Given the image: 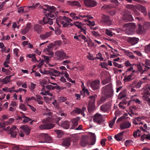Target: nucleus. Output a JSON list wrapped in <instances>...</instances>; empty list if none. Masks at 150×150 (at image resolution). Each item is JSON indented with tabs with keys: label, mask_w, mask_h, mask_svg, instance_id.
I'll use <instances>...</instances> for the list:
<instances>
[{
	"label": "nucleus",
	"mask_w": 150,
	"mask_h": 150,
	"mask_svg": "<svg viewBox=\"0 0 150 150\" xmlns=\"http://www.w3.org/2000/svg\"><path fill=\"white\" fill-rule=\"evenodd\" d=\"M97 97L96 95L90 96L89 98L90 99L88 106V111L89 112H92L95 109V98Z\"/></svg>",
	"instance_id": "7ed1b4c3"
},
{
	"label": "nucleus",
	"mask_w": 150,
	"mask_h": 150,
	"mask_svg": "<svg viewBox=\"0 0 150 150\" xmlns=\"http://www.w3.org/2000/svg\"><path fill=\"white\" fill-rule=\"evenodd\" d=\"M143 26L146 30L150 28V23L147 22H145L144 23Z\"/></svg>",
	"instance_id": "a19ab883"
},
{
	"label": "nucleus",
	"mask_w": 150,
	"mask_h": 150,
	"mask_svg": "<svg viewBox=\"0 0 150 150\" xmlns=\"http://www.w3.org/2000/svg\"><path fill=\"white\" fill-rule=\"evenodd\" d=\"M40 139L44 141H40L39 142H50L52 141L51 137L47 133H42L41 134Z\"/></svg>",
	"instance_id": "0eeeda50"
},
{
	"label": "nucleus",
	"mask_w": 150,
	"mask_h": 150,
	"mask_svg": "<svg viewBox=\"0 0 150 150\" xmlns=\"http://www.w3.org/2000/svg\"><path fill=\"white\" fill-rule=\"evenodd\" d=\"M122 77L123 76H119L118 77V79H117V76H116V78L117 79V82L118 83H121V80H122Z\"/></svg>",
	"instance_id": "6e6d98bb"
},
{
	"label": "nucleus",
	"mask_w": 150,
	"mask_h": 150,
	"mask_svg": "<svg viewBox=\"0 0 150 150\" xmlns=\"http://www.w3.org/2000/svg\"><path fill=\"white\" fill-rule=\"evenodd\" d=\"M88 23L89 24H87V25L90 26H93L95 25V22L94 21L91 22L90 21H88Z\"/></svg>",
	"instance_id": "4d7b16f0"
},
{
	"label": "nucleus",
	"mask_w": 150,
	"mask_h": 150,
	"mask_svg": "<svg viewBox=\"0 0 150 150\" xmlns=\"http://www.w3.org/2000/svg\"><path fill=\"white\" fill-rule=\"evenodd\" d=\"M83 90L84 92L85 95H89V93L88 92V89H86L85 88H83Z\"/></svg>",
	"instance_id": "052dcab7"
},
{
	"label": "nucleus",
	"mask_w": 150,
	"mask_h": 150,
	"mask_svg": "<svg viewBox=\"0 0 150 150\" xmlns=\"http://www.w3.org/2000/svg\"><path fill=\"white\" fill-rule=\"evenodd\" d=\"M137 8L140 11L143 13L145 16H146L147 15V13L146 12V9L144 6L141 5H139L137 6Z\"/></svg>",
	"instance_id": "412c9836"
},
{
	"label": "nucleus",
	"mask_w": 150,
	"mask_h": 150,
	"mask_svg": "<svg viewBox=\"0 0 150 150\" xmlns=\"http://www.w3.org/2000/svg\"><path fill=\"white\" fill-rule=\"evenodd\" d=\"M88 139V138L85 137H83L80 142V145L83 147H85L89 144Z\"/></svg>",
	"instance_id": "2eb2a0df"
},
{
	"label": "nucleus",
	"mask_w": 150,
	"mask_h": 150,
	"mask_svg": "<svg viewBox=\"0 0 150 150\" xmlns=\"http://www.w3.org/2000/svg\"><path fill=\"white\" fill-rule=\"evenodd\" d=\"M22 128L23 132L26 135H28L30 134L31 129L28 126H23L22 127Z\"/></svg>",
	"instance_id": "393cba45"
},
{
	"label": "nucleus",
	"mask_w": 150,
	"mask_h": 150,
	"mask_svg": "<svg viewBox=\"0 0 150 150\" xmlns=\"http://www.w3.org/2000/svg\"><path fill=\"white\" fill-rule=\"evenodd\" d=\"M110 76H102L101 77V83L102 85H105L110 82L111 81Z\"/></svg>",
	"instance_id": "1a4fd4ad"
},
{
	"label": "nucleus",
	"mask_w": 150,
	"mask_h": 150,
	"mask_svg": "<svg viewBox=\"0 0 150 150\" xmlns=\"http://www.w3.org/2000/svg\"><path fill=\"white\" fill-rule=\"evenodd\" d=\"M54 18H50L48 17H44L42 19V21L44 22L43 25L48 23L50 25H52L53 23L52 20Z\"/></svg>",
	"instance_id": "f3484780"
},
{
	"label": "nucleus",
	"mask_w": 150,
	"mask_h": 150,
	"mask_svg": "<svg viewBox=\"0 0 150 150\" xmlns=\"http://www.w3.org/2000/svg\"><path fill=\"white\" fill-rule=\"evenodd\" d=\"M106 100V99L105 97H102L100 100L98 101V103L100 105L103 103Z\"/></svg>",
	"instance_id": "49530a36"
},
{
	"label": "nucleus",
	"mask_w": 150,
	"mask_h": 150,
	"mask_svg": "<svg viewBox=\"0 0 150 150\" xmlns=\"http://www.w3.org/2000/svg\"><path fill=\"white\" fill-rule=\"evenodd\" d=\"M133 143L132 140H126L125 142V144L126 146L130 145Z\"/></svg>",
	"instance_id": "37998d69"
},
{
	"label": "nucleus",
	"mask_w": 150,
	"mask_h": 150,
	"mask_svg": "<svg viewBox=\"0 0 150 150\" xmlns=\"http://www.w3.org/2000/svg\"><path fill=\"white\" fill-rule=\"evenodd\" d=\"M99 80H96L92 82H89V85L93 90H97L99 88L100 84Z\"/></svg>",
	"instance_id": "6e6552de"
},
{
	"label": "nucleus",
	"mask_w": 150,
	"mask_h": 150,
	"mask_svg": "<svg viewBox=\"0 0 150 150\" xmlns=\"http://www.w3.org/2000/svg\"><path fill=\"white\" fill-rule=\"evenodd\" d=\"M19 108L24 111H26L27 110V108L23 104H21L19 105Z\"/></svg>",
	"instance_id": "8fccbe9b"
},
{
	"label": "nucleus",
	"mask_w": 150,
	"mask_h": 150,
	"mask_svg": "<svg viewBox=\"0 0 150 150\" xmlns=\"http://www.w3.org/2000/svg\"><path fill=\"white\" fill-rule=\"evenodd\" d=\"M31 120V119L27 117H26L24 118L23 122L24 123H26Z\"/></svg>",
	"instance_id": "680f3d73"
},
{
	"label": "nucleus",
	"mask_w": 150,
	"mask_h": 150,
	"mask_svg": "<svg viewBox=\"0 0 150 150\" xmlns=\"http://www.w3.org/2000/svg\"><path fill=\"white\" fill-rule=\"evenodd\" d=\"M71 124V122L68 121H64L61 123V125L64 128L67 129L69 128Z\"/></svg>",
	"instance_id": "cd10ccee"
},
{
	"label": "nucleus",
	"mask_w": 150,
	"mask_h": 150,
	"mask_svg": "<svg viewBox=\"0 0 150 150\" xmlns=\"http://www.w3.org/2000/svg\"><path fill=\"white\" fill-rule=\"evenodd\" d=\"M67 3H69V5L71 6H76L78 7L81 6V5L79 2L77 1H67Z\"/></svg>",
	"instance_id": "7c9ffc66"
},
{
	"label": "nucleus",
	"mask_w": 150,
	"mask_h": 150,
	"mask_svg": "<svg viewBox=\"0 0 150 150\" xmlns=\"http://www.w3.org/2000/svg\"><path fill=\"white\" fill-rule=\"evenodd\" d=\"M54 73H55L57 74H61L62 75L64 74V75H69V74H67V72L66 71H65L64 72H60L58 71L54 70Z\"/></svg>",
	"instance_id": "603ef678"
},
{
	"label": "nucleus",
	"mask_w": 150,
	"mask_h": 150,
	"mask_svg": "<svg viewBox=\"0 0 150 150\" xmlns=\"http://www.w3.org/2000/svg\"><path fill=\"white\" fill-rule=\"evenodd\" d=\"M139 40V38L136 37H129L127 40L128 42L132 45L137 44Z\"/></svg>",
	"instance_id": "a211bd4d"
},
{
	"label": "nucleus",
	"mask_w": 150,
	"mask_h": 150,
	"mask_svg": "<svg viewBox=\"0 0 150 150\" xmlns=\"http://www.w3.org/2000/svg\"><path fill=\"white\" fill-rule=\"evenodd\" d=\"M124 25L127 27H131V28H129V29L126 30V32H128V31L130 30L131 28L133 29H134L136 27V25L134 23H133L125 24Z\"/></svg>",
	"instance_id": "72a5a7b5"
},
{
	"label": "nucleus",
	"mask_w": 150,
	"mask_h": 150,
	"mask_svg": "<svg viewBox=\"0 0 150 150\" xmlns=\"http://www.w3.org/2000/svg\"><path fill=\"white\" fill-rule=\"evenodd\" d=\"M138 29L136 30L137 33L140 34H144L146 30L144 28L143 25L142 26L140 24H138Z\"/></svg>",
	"instance_id": "dca6fc26"
},
{
	"label": "nucleus",
	"mask_w": 150,
	"mask_h": 150,
	"mask_svg": "<svg viewBox=\"0 0 150 150\" xmlns=\"http://www.w3.org/2000/svg\"><path fill=\"white\" fill-rule=\"evenodd\" d=\"M55 54L57 57L61 59H64L66 56V54L61 51H57Z\"/></svg>",
	"instance_id": "5701e85b"
},
{
	"label": "nucleus",
	"mask_w": 150,
	"mask_h": 150,
	"mask_svg": "<svg viewBox=\"0 0 150 150\" xmlns=\"http://www.w3.org/2000/svg\"><path fill=\"white\" fill-rule=\"evenodd\" d=\"M54 12L51 11L50 12L48 13L45 12L44 13L46 16L45 17H50L51 18H53L55 16V15L54 13Z\"/></svg>",
	"instance_id": "f704fd0d"
},
{
	"label": "nucleus",
	"mask_w": 150,
	"mask_h": 150,
	"mask_svg": "<svg viewBox=\"0 0 150 150\" xmlns=\"http://www.w3.org/2000/svg\"><path fill=\"white\" fill-rule=\"evenodd\" d=\"M54 43L55 44V45H60L62 44V42L60 40L55 41L54 42Z\"/></svg>",
	"instance_id": "338daca9"
},
{
	"label": "nucleus",
	"mask_w": 150,
	"mask_h": 150,
	"mask_svg": "<svg viewBox=\"0 0 150 150\" xmlns=\"http://www.w3.org/2000/svg\"><path fill=\"white\" fill-rule=\"evenodd\" d=\"M34 31H36L38 34L40 33L42 29L41 26L38 24L34 25Z\"/></svg>",
	"instance_id": "473e14b6"
},
{
	"label": "nucleus",
	"mask_w": 150,
	"mask_h": 150,
	"mask_svg": "<svg viewBox=\"0 0 150 150\" xmlns=\"http://www.w3.org/2000/svg\"><path fill=\"white\" fill-rule=\"evenodd\" d=\"M44 6H46L47 8H48L49 10L48 11H49V12L51 11L55 12V11L57 10L56 8L53 6H50L48 5H45Z\"/></svg>",
	"instance_id": "c9c22d12"
},
{
	"label": "nucleus",
	"mask_w": 150,
	"mask_h": 150,
	"mask_svg": "<svg viewBox=\"0 0 150 150\" xmlns=\"http://www.w3.org/2000/svg\"><path fill=\"white\" fill-rule=\"evenodd\" d=\"M107 140V139H103L100 142V144L102 146H105V142Z\"/></svg>",
	"instance_id": "0e129e2a"
},
{
	"label": "nucleus",
	"mask_w": 150,
	"mask_h": 150,
	"mask_svg": "<svg viewBox=\"0 0 150 150\" xmlns=\"http://www.w3.org/2000/svg\"><path fill=\"white\" fill-rule=\"evenodd\" d=\"M102 92L107 97H111L113 95V90L111 83L103 87L102 88Z\"/></svg>",
	"instance_id": "f257e3e1"
},
{
	"label": "nucleus",
	"mask_w": 150,
	"mask_h": 150,
	"mask_svg": "<svg viewBox=\"0 0 150 150\" xmlns=\"http://www.w3.org/2000/svg\"><path fill=\"white\" fill-rule=\"evenodd\" d=\"M71 139L69 137L64 138L62 142V145L64 146L69 147L71 144Z\"/></svg>",
	"instance_id": "6ab92c4d"
},
{
	"label": "nucleus",
	"mask_w": 150,
	"mask_h": 150,
	"mask_svg": "<svg viewBox=\"0 0 150 150\" xmlns=\"http://www.w3.org/2000/svg\"><path fill=\"white\" fill-rule=\"evenodd\" d=\"M54 31L55 33L57 35H60L61 33V30L58 28L56 29Z\"/></svg>",
	"instance_id": "bf43d9fd"
},
{
	"label": "nucleus",
	"mask_w": 150,
	"mask_h": 150,
	"mask_svg": "<svg viewBox=\"0 0 150 150\" xmlns=\"http://www.w3.org/2000/svg\"><path fill=\"white\" fill-rule=\"evenodd\" d=\"M54 126V124L48 123L45 124L40 125L39 128L41 130L48 129L53 128Z\"/></svg>",
	"instance_id": "9b49d317"
},
{
	"label": "nucleus",
	"mask_w": 150,
	"mask_h": 150,
	"mask_svg": "<svg viewBox=\"0 0 150 150\" xmlns=\"http://www.w3.org/2000/svg\"><path fill=\"white\" fill-rule=\"evenodd\" d=\"M74 24L76 27H77L78 28H81V26L82 25H83V24L82 23L79 22V21H76L75 22H74Z\"/></svg>",
	"instance_id": "79ce46f5"
},
{
	"label": "nucleus",
	"mask_w": 150,
	"mask_h": 150,
	"mask_svg": "<svg viewBox=\"0 0 150 150\" xmlns=\"http://www.w3.org/2000/svg\"><path fill=\"white\" fill-rule=\"evenodd\" d=\"M36 100H35L40 105H42L44 103L43 98L39 95H37L36 96Z\"/></svg>",
	"instance_id": "a878e982"
},
{
	"label": "nucleus",
	"mask_w": 150,
	"mask_h": 150,
	"mask_svg": "<svg viewBox=\"0 0 150 150\" xmlns=\"http://www.w3.org/2000/svg\"><path fill=\"white\" fill-rule=\"evenodd\" d=\"M133 96L132 98H131L132 101H134L135 102L141 105L142 104V102H141L138 98H135L134 99L133 97L134 96Z\"/></svg>",
	"instance_id": "c03bdc74"
},
{
	"label": "nucleus",
	"mask_w": 150,
	"mask_h": 150,
	"mask_svg": "<svg viewBox=\"0 0 150 150\" xmlns=\"http://www.w3.org/2000/svg\"><path fill=\"white\" fill-rule=\"evenodd\" d=\"M52 31H50V32H47L44 34L40 35V37L42 39L44 40L50 36L52 35Z\"/></svg>",
	"instance_id": "2f4dec72"
},
{
	"label": "nucleus",
	"mask_w": 150,
	"mask_h": 150,
	"mask_svg": "<svg viewBox=\"0 0 150 150\" xmlns=\"http://www.w3.org/2000/svg\"><path fill=\"white\" fill-rule=\"evenodd\" d=\"M134 76H124L123 81L125 82H129L133 80L134 78Z\"/></svg>",
	"instance_id": "c756f323"
},
{
	"label": "nucleus",
	"mask_w": 150,
	"mask_h": 150,
	"mask_svg": "<svg viewBox=\"0 0 150 150\" xmlns=\"http://www.w3.org/2000/svg\"><path fill=\"white\" fill-rule=\"evenodd\" d=\"M13 150H20L21 149L17 145H14L12 147Z\"/></svg>",
	"instance_id": "e2e57ef3"
},
{
	"label": "nucleus",
	"mask_w": 150,
	"mask_h": 150,
	"mask_svg": "<svg viewBox=\"0 0 150 150\" xmlns=\"http://www.w3.org/2000/svg\"><path fill=\"white\" fill-rule=\"evenodd\" d=\"M86 110V108L83 107L82 109H80L76 108L71 113H75L78 114H80L81 113L83 117H85V114H84V112Z\"/></svg>",
	"instance_id": "4468645a"
},
{
	"label": "nucleus",
	"mask_w": 150,
	"mask_h": 150,
	"mask_svg": "<svg viewBox=\"0 0 150 150\" xmlns=\"http://www.w3.org/2000/svg\"><path fill=\"white\" fill-rule=\"evenodd\" d=\"M12 76H9L8 77H7L3 79L2 80V83L3 84H7L10 81V78Z\"/></svg>",
	"instance_id": "e433bc0d"
},
{
	"label": "nucleus",
	"mask_w": 150,
	"mask_h": 150,
	"mask_svg": "<svg viewBox=\"0 0 150 150\" xmlns=\"http://www.w3.org/2000/svg\"><path fill=\"white\" fill-rule=\"evenodd\" d=\"M11 137H15L17 135V131L16 129V127L11 128L10 129V133Z\"/></svg>",
	"instance_id": "bb28decb"
},
{
	"label": "nucleus",
	"mask_w": 150,
	"mask_h": 150,
	"mask_svg": "<svg viewBox=\"0 0 150 150\" xmlns=\"http://www.w3.org/2000/svg\"><path fill=\"white\" fill-rule=\"evenodd\" d=\"M91 141V142L90 143V145H93L95 144L96 141V137L94 134H93L92 136Z\"/></svg>",
	"instance_id": "ea45409f"
},
{
	"label": "nucleus",
	"mask_w": 150,
	"mask_h": 150,
	"mask_svg": "<svg viewBox=\"0 0 150 150\" xmlns=\"http://www.w3.org/2000/svg\"><path fill=\"white\" fill-rule=\"evenodd\" d=\"M111 104L110 102H106L100 107V110L104 112H107L110 110L111 107Z\"/></svg>",
	"instance_id": "f8f14e48"
},
{
	"label": "nucleus",
	"mask_w": 150,
	"mask_h": 150,
	"mask_svg": "<svg viewBox=\"0 0 150 150\" xmlns=\"http://www.w3.org/2000/svg\"><path fill=\"white\" fill-rule=\"evenodd\" d=\"M46 88L48 90H52L53 89V86L51 85H48L46 86L45 88Z\"/></svg>",
	"instance_id": "13d9d810"
},
{
	"label": "nucleus",
	"mask_w": 150,
	"mask_h": 150,
	"mask_svg": "<svg viewBox=\"0 0 150 150\" xmlns=\"http://www.w3.org/2000/svg\"><path fill=\"white\" fill-rule=\"evenodd\" d=\"M145 52L147 53H149L150 52V44L145 47Z\"/></svg>",
	"instance_id": "de8ad7c7"
},
{
	"label": "nucleus",
	"mask_w": 150,
	"mask_h": 150,
	"mask_svg": "<svg viewBox=\"0 0 150 150\" xmlns=\"http://www.w3.org/2000/svg\"><path fill=\"white\" fill-rule=\"evenodd\" d=\"M24 9L23 8V7H19L18 8V13H21V12H24Z\"/></svg>",
	"instance_id": "774afa93"
},
{
	"label": "nucleus",
	"mask_w": 150,
	"mask_h": 150,
	"mask_svg": "<svg viewBox=\"0 0 150 150\" xmlns=\"http://www.w3.org/2000/svg\"><path fill=\"white\" fill-rule=\"evenodd\" d=\"M144 127L142 126H140L139 127L140 130H142L144 132H147L146 130H148V128L147 127V125L146 124L144 125Z\"/></svg>",
	"instance_id": "a18cd8bd"
},
{
	"label": "nucleus",
	"mask_w": 150,
	"mask_h": 150,
	"mask_svg": "<svg viewBox=\"0 0 150 150\" xmlns=\"http://www.w3.org/2000/svg\"><path fill=\"white\" fill-rule=\"evenodd\" d=\"M85 5L89 7H93L96 6L97 3L92 0H83Z\"/></svg>",
	"instance_id": "9d476101"
},
{
	"label": "nucleus",
	"mask_w": 150,
	"mask_h": 150,
	"mask_svg": "<svg viewBox=\"0 0 150 150\" xmlns=\"http://www.w3.org/2000/svg\"><path fill=\"white\" fill-rule=\"evenodd\" d=\"M50 82V80L49 79H44L40 81V85L43 86V88L42 89V91H44L45 89V87L46 86L44 85H46Z\"/></svg>",
	"instance_id": "aec40b11"
},
{
	"label": "nucleus",
	"mask_w": 150,
	"mask_h": 150,
	"mask_svg": "<svg viewBox=\"0 0 150 150\" xmlns=\"http://www.w3.org/2000/svg\"><path fill=\"white\" fill-rule=\"evenodd\" d=\"M131 126V124L130 123L127 121H125L122 122L120 125V129H121L129 128Z\"/></svg>",
	"instance_id": "ddd939ff"
},
{
	"label": "nucleus",
	"mask_w": 150,
	"mask_h": 150,
	"mask_svg": "<svg viewBox=\"0 0 150 150\" xmlns=\"http://www.w3.org/2000/svg\"><path fill=\"white\" fill-rule=\"evenodd\" d=\"M125 132V131H123L115 135L114 136L115 138L117 141H121L122 139L123 134Z\"/></svg>",
	"instance_id": "4be33fe9"
},
{
	"label": "nucleus",
	"mask_w": 150,
	"mask_h": 150,
	"mask_svg": "<svg viewBox=\"0 0 150 150\" xmlns=\"http://www.w3.org/2000/svg\"><path fill=\"white\" fill-rule=\"evenodd\" d=\"M79 120L77 118L72 119L71 120V129H74L75 130H81L82 129V126L80 125L79 126L76 127L78 125V122Z\"/></svg>",
	"instance_id": "20e7f679"
},
{
	"label": "nucleus",
	"mask_w": 150,
	"mask_h": 150,
	"mask_svg": "<svg viewBox=\"0 0 150 150\" xmlns=\"http://www.w3.org/2000/svg\"><path fill=\"white\" fill-rule=\"evenodd\" d=\"M123 16L122 18V21L125 22L132 21L133 19L132 16L130 14L128 10L124 9L122 11Z\"/></svg>",
	"instance_id": "423d86ee"
},
{
	"label": "nucleus",
	"mask_w": 150,
	"mask_h": 150,
	"mask_svg": "<svg viewBox=\"0 0 150 150\" xmlns=\"http://www.w3.org/2000/svg\"><path fill=\"white\" fill-rule=\"evenodd\" d=\"M54 45V44H51L50 45H49L47 46V48H46L47 50V51L48 52H50V51L52 50V47Z\"/></svg>",
	"instance_id": "3c124183"
},
{
	"label": "nucleus",
	"mask_w": 150,
	"mask_h": 150,
	"mask_svg": "<svg viewBox=\"0 0 150 150\" xmlns=\"http://www.w3.org/2000/svg\"><path fill=\"white\" fill-rule=\"evenodd\" d=\"M127 8H129L133 10V11H135V8L136 7L135 6L133 5H129L126 6Z\"/></svg>",
	"instance_id": "09e8293b"
},
{
	"label": "nucleus",
	"mask_w": 150,
	"mask_h": 150,
	"mask_svg": "<svg viewBox=\"0 0 150 150\" xmlns=\"http://www.w3.org/2000/svg\"><path fill=\"white\" fill-rule=\"evenodd\" d=\"M142 120V118L141 117H138L133 120L132 122L135 125L140 124L143 125V122L141 121Z\"/></svg>",
	"instance_id": "b1692460"
},
{
	"label": "nucleus",
	"mask_w": 150,
	"mask_h": 150,
	"mask_svg": "<svg viewBox=\"0 0 150 150\" xmlns=\"http://www.w3.org/2000/svg\"><path fill=\"white\" fill-rule=\"evenodd\" d=\"M144 82H145L144 81H139L138 83H137L135 85L136 87V88H139L141 87L142 83H143Z\"/></svg>",
	"instance_id": "5fc2aeb1"
},
{
	"label": "nucleus",
	"mask_w": 150,
	"mask_h": 150,
	"mask_svg": "<svg viewBox=\"0 0 150 150\" xmlns=\"http://www.w3.org/2000/svg\"><path fill=\"white\" fill-rule=\"evenodd\" d=\"M58 100L60 102H63L67 100V98L64 97H60L58 98Z\"/></svg>",
	"instance_id": "864d4df0"
},
{
	"label": "nucleus",
	"mask_w": 150,
	"mask_h": 150,
	"mask_svg": "<svg viewBox=\"0 0 150 150\" xmlns=\"http://www.w3.org/2000/svg\"><path fill=\"white\" fill-rule=\"evenodd\" d=\"M54 131L58 138L61 137L63 134L62 131L61 130H56Z\"/></svg>",
	"instance_id": "58836bf2"
},
{
	"label": "nucleus",
	"mask_w": 150,
	"mask_h": 150,
	"mask_svg": "<svg viewBox=\"0 0 150 150\" xmlns=\"http://www.w3.org/2000/svg\"><path fill=\"white\" fill-rule=\"evenodd\" d=\"M31 28V24L29 23L27 24L25 29L22 31V33L23 34H25L27 33Z\"/></svg>",
	"instance_id": "c85d7f7f"
},
{
	"label": "nucleus",
	"mask_w": 150,
	"mask_h": 150,
	"mask_svg": "<svg viewBox=\"0 0 150 150\" xmlns=\"http://www.w3.org/2000/svg\"><path fill=\"white\" fill-rule=\"evenodd\" d=\"M142 91H143V98L144 100L148 104L150 105V87L149 85H146L144 86L142 89Z\"/></svg>",
	"instance_id": "f03ea898"
},
{
	"label": "nucleus",
	"mask_w": 150,
	"mask_h": 150,
	"mask_svg": "<svg viewBox=\"0 0 150 150\" xmlns=\"http://www.w3.org/2000/svg\"><path fill=\"white\" fill-rule=\"evenodd\" d=\"M93 120L94 122L99 125H102L105 121L103 116L98 113H96L93 115Z\"/></svg>",
	"instance_id": "39448f33"
},
{
	"label": "nucleus",
	"mask_w": 150,
	"mask_h": 150,
	"mask_svg": "<svg viewBox=\"0 0 150 150\" xmlns=\"http://www.w3.org/2000/svg\"><path fill=\"white\" fill-rule=\"evenodd\" d=\"M10 63L9 61H5L4 63V65L5 67H9V66L8 64H9Z\"/></svg>",
	"instance_id": "69168bd1"
},
{
	"label": "nucleus",
	"mask_w": 150,
	"mask_h": 150,
	"mask_svg": "<svg viewBox=\"0 0 150 150\" xmlns=\"http://www.w3.org/2000/svg\"><path fill=\"white\" fill-rule=\"evenodd\" d=\"M145 139L150 140V134H144L141 137V139L142 141H143Z\"/></svg>",
	"instance_id": "4c0bfd02"
}]
</instances>
